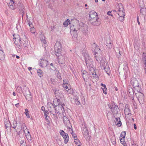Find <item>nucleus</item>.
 Segmentation results:
<instances>
[{
    "mask_svg": "<svg viewBox=\"0 0 146 146\" xmlns=\"http://www.w3.org/2000/svg\"><path fill=\"white\" fill-rule=\"evenodd\" d=\"M89 21L93 25L98 26L100 24L99 19L98 17L97 13L94 11H91L89 13Z\"/></svg>",
    "mask_w": 146,
    "mask_h": 146,
    "instance_id": "f257e3e1",
    "label": "nucleus"
},
{
    "mask_svg": "<svg viewBox=\"0 0 146 146\" xmlns=\"http://www.w3.org/2000/svg\"><path fill=\"white\" fill-rule=\"evenodd\" d=\"M70 29L73 31H77L79 29L80 25L78 21L76 19H73L71 21Z\"/></svg>",
    "mask_w": 146,
    "mask_h": 146,
    "instance_id": "f03ea898",
    "label": "nucleus"
},
{
    "mask_svg": "<svg viewBox=\"0 0 146 146\" xmlns=\"http://www.w3.org/2000/svg\"><path fill=\"white\" fill-rule=\"evenodd\" d=\"M62 46L59 42H57L54 45L55 54L57 57L58 59L62 56L61 54Z\"/></svg>",
    "mask_w": 146,
    "mask_h": 146,
    "instance_id": "7ed1b4c3",
    "label": "nucleus"
},
{
    "mask_svg": "<svg viewBox=\"0 0 146 146\" xmlns=\"http://www.w3.org/2000/svg\"><path fill=\"white\" fill-rule=\"evenodd\" d=\"M15 36V35H13V41L15 44L17 45L18 44V43L17 40H18L19 41L20 43L21 44H22V43L23 44L24 48H25L26 49L29 46L28 42L27 41V39L26 38L25 36V38H24L25 40H23V41L22 39L21 40L20 38H19V39L17 38H16Z\"/></svg>",
    "mask_w": 146,
    "mask_h": 146,
    "instance_id": "20e7f679",
    "label": "nucleus"
},
{
    "mask_svg": "<svg viewBox=\"0 0 146 146\" xmlns=\"http://www.w3.org/2000/svg\"><path fill=\"white\" fill-rule=\"evenodd\" d=\"M85 57V59L86 66L90 68H92V62L93 60L92 58L90 57L89 55L87 54H84Z\"/></svg>",
    "mask_w": 146,
    "mask_h": 146,
    "instance_id": "39448f33",
    "label": "nucleus"
},
{
    "mask_svg": "<svg viewBox=\"0 0 146 146\" xmlns=\"http://www.w3.org/2000/svg\"><path fill=\"white\" fill-rule=\"evenodd\" d=\"M139 91L135 93L136 97L137 98L139 103L141 104H143L144 102V96L143 94Z\"/></svg>",
    "mask_w": 146,
    "mask_h": 146,
    "instance_id": "423d86ee",
    "label": "nucleus"
},
{
    "mask_svg": "<svg viewBox=\"0 0 146 146\" xmlns=\"http://www.w3.org/2000/svg\"><path fill=\"white\" fill-rule=\"evenodd\" d=\"M24 90H25V92L23 94L25 96L26 99L28 100H31L32 98V96L29 88L25 86L24 87Z\"/></svg>",
    "mask_w": 146,
    "mask_h": 146,
    "instance_id": "0eeeda50",
    "label": "nucleus"
},
{
    "mask_svg": "<svg viewBox=\"0 0 146 146\" xmlns=\"http://www.w3.org/2000/svg\"><path fill=\"white\" fill-rule=\"evenodd\" d=\"M54 105L52 103L50 102H48L47 104V108L49 111L53 115H55V108Z\"/></svg>",
    "mask_w": 146,
    "mask_h": 146,
    "instance_id": "6e6552de",
    "label": "nucleus"
},
{
    "mask_svg": "<svg viewBox=\"0 0 146 146\" xmlns=\"http://www.w3.org/2000/svg\"><path fill=\"white\" fill-rule=\"evenodd\" d=\"M64 104H61V105L56 106L55 113V114L56 113L60 114L61 112L62 113H63V112H64V110H62V109H64Z\"/></svg>",
    "mask_w": 146,
    "mask_h": 146,
    "instance_id": "1a4fd4ad",
    "label": "nucleus"
},
{
    "mask_svg": "<svg viewBox=\"0 0 146 146\" xmlns=\"http://www.w3.org/2000/svg\"><path fill=\"white\" fill-rule=\"evenodd\" d=\"M60 134L62 136L64 139V143L66 144L69 140V137L67 133H65L63 130H60Z\"/></svg>",
    "mask_w": 146,
    "mask_h": 146,
    "instance_id": "9d476101",
    "label": "nucleus"
},
{
    "mask_svg": "<svg viewBox=\"0 0 146 146\" xmlns=\"http://www.w3.org/2000/svg\"><path fill=\"white\" fill-rule=\"evenodd\" d=\"M63 121L64 123L68 129H71V128H72V126L69 119H68L67 116L64 115H63Z\"/></svg>",
    "mask_w": 146,
    "mask_h": 146,
    "instance_id": "9b49d317",
    "label": "nucleus"
},
{
    "mask_svg": "<svg viewBox=\"0 0 146 146\" xmlns=\"http://www.w3.org/2000/svg\"><path fill=\"white\" fill-rule=\"evenodd\" d=\"M98 52H96L94 54V56L97 61L99 62L102 61V54L101 50H99Z\"/></svg>",
    "mask_w": 146,
    "mask_h": 146,
    "instance_id": "f8f14e48",
    "label": "nucleus"
},
{
    "mask_svg": "<svg viewBox=\"0 0 146 146\" xmlns=\"http://www.w3.org/2000/svg\"><path fill=\"white\" fill-rule=\"evenodd\" d=\"M126 133L125 131L122 132L120 135V140L121 143L124 146H127V144L126 143V142L124 140V138L125 136L126 135Z\"/></svg>",
    "mask_w": 146,
    "mask_h": 146,
    "instance_id": "ddd939ff",
    "label": "nucleus"
},
{
    "mask_svg": "<svg viewBox=\"0 0 146 146\" xmlns=\"http://www.w3.org/2000/svg\"><path fill=\"white\" fill-rule=\"evenodd\" d=\"M112 106H110L111 111L113 114H117L118 113L119 109L117 106L115 105L114 104H111Z\"/></svg>",
    "mask_w": 146,
    "mask_h": 146,
    "instance_id": "4468645a",
    "label": "nucleus"
},
{
    "mask_svg": "<svg viewBox=\"0 0 146 146\" xmlns=\"http://www.w3.org/2000/svg\"><path fill=\"white\" fill-rule=\"evenodd\" d=\"M22 123H19L16 126H13V128L15 129L16 132H17L18 134H19L21 131L22 129Z\"/></svg>",
    "mask_w": 146,
    "mask_h": 146,
    "instance_id": "2eb2a0df",
    "label": "nucleus"
},
{
    "mask_svg": "<svg viewBox=\"0 0 146 146\" xmlns=\"http://www.w3.org/2000/svg\"><path fill=\"white\" fill-rule=\"evenodd\" d=\"M89 74L90 76L92 78H96L98 76L96 73L94 69L93 68H90Z\"/></svg>",
    "mask_w": 146,
    "mask_h": 146,
    "instance_id": "dca6fc26",
    "label": "nucleus"
},
{
    "mask_svg": "<svg viewBox=\"0 0 146 146\" xmlns=\"http://www.w3.org/2000/svg\"><path fill=\"white\" fill-rule=\"evenodd\" d=\"M89 74L90 76L92 78H96L98 76L96 73L94 69L93 68H90Z\"/></svg>",
    "mask_w": 146,
    "mask_h": 146,
    "instance_id": "f3484780",
    "label": "nucleus"
},
{
    "mask_svg": "<svg viewBox=\"0 0 146 146\" xmlns=\"http://www.w3.org/2000/svg\"><path fill=\"white\" fill-rule=\"evenodd\" d=\"M92 50L94 51L95 53L96 52H99V50H101L99 48V46L95 43H94L92 45Z\"/></svg>",
    "mask_w": 146,
    "mask_h": 146,
    "instance_id": "a211bd4d",
    "label": "nucleus"
},
{
    "mask_svg": "<svg viewBox=\"0 0 146 146\" xmlns=\"http://www.w3.org/2000/svg\"><path fill=\"white\" fill-rule=\"evenodd\" d=\"M48 61L46 60H42L39 63V65L41 67H46L48 64Z\"/></svg>",
    "mask_w": 146,
    "mask_h": 146,
    "instance_id": "6ab92c4d",
    "label": "nucleus"
},
{
    "mask_svg": "<svg viewBox=\"0 0 146 146\" xmlns=\"http://www.w3.org/2000/svg\"><path fill=\"white\" fill-rule=\"evenodd\" d=\"M106 45L109 48H112L113 47L112 41L110 39L107 40L106 42Z\"/></svg>",
    "mask_w": 146,
    "mask_h": 146,
    "instance_id": "aec40b11",
    "label": "nucleus"
},
{
    "mask_svg": "<svg viewBox=\"0 0 146 146\" xmlns=\"http://www.w3.org/2000/svg\"><path fill=\"white\" fill-rule=\"evenodd\" d=\"M128 94L129 97H132L134 95L133 89L130 87L128 88Z\"/></svg>",
    "mask_w": 146,
    "mask_h": 146,
    "instance_id": "412c9836",
    "label": "nucleus"
},
{
    "mask_svg": "<svg viewBox=\"0 0 146 146\" xmlns=\"http://www.w3.org/2000/svg\"><path fill=\"white\" fill-rule=\"evenodd\" d=\"M16 8L14 0H10V8L12 10L15 9Z\"/></svg>",
    "mask_w": 146,
    "mask_h": 146,
    "instance_id": "4be33fe9",
    "label": "nucleus"
},
{
    "mask_svg": "<svg viewBox=\"0 0 146 146\" xmlns=\"http://www.w3.org/2000/svg\"><path fill=\"white\" fill-rule=\"evenodd\" d=\"M53 102L54 105L55 106H56L58 105H61V104H62L60 100L58 98L54 99Z\"/></svg>",
    "mask_w": 146,
    "mask_h": 146,
    "instance_id": "5701e85b",
    "label": "nucleus"
},
{
    "mask_svg": "<svg viewBox=\"0 0 146 146\" xmlns=\"http://www.w3.org/2000/svg\"><path fill=\"white\" fill-rule=\"evenodd\" d=\"M115 124L118 127H120L121 126L122 123L119 117H117L115 119Z\"/></svg>",
    "mask_w": 146,
    "mask_h": 146,
    "instance_id": "b1692460",
    "label": "nucleus"
},
{
    "mask_svg": "<svg viewBox=\"0 0 146 146\" xmlns=\"http://www.w3.org/2000/svg\"><path fill=\"white\" fill-rule=\"evenodd\" d=\"M22 127H23V130L25 134H26L27 133V132L28 133H29V131L27 129V127L26 125L24 123H22Z\"/></svg>",
    "mask_w": 146,
    "mask_h": 146,
    "instance_id": "393cba45",
    "label": "nucleus"
},
{
    "mask_svg": "<svg viewBox=\"0 0 146 146\" xmlns=\"http://www.w3.org/2000/svg\"><path fill=\"white\" fill-rule=\"evenodd\" d=\"M131 83L133 86L134 87H139V85L138 81L135 79L133 81H131Z\"/></svg>",
    "mask_w": 146,
    "mask_h": 146,
    "instance_id": "a878e982",
    "label": "nucleus"
},
{
    "mask_svg": "<svg viewBox=\"0 0 146 146\" xmlns=\"http://www.w3.org/2000/svg\"><path fill=\"white\" fill-rule=\"evenodd\" d=\"M82 132L84 137L88 136L89 135V133L88 129L86 127L82 129Z\"/></svg>",
    "mask_w": 146,
    "mask_h": 146,
    "instance_id": "bb28decb",
    "label": "nucleus"
},
{
    "mask_svg": "<svg viewBox=\"0 0 146 146\" xmlns=\"http://www.w3.org/2000/svg\"><path fill=\"white\" fill-rule=\"evenodd\" d=\"M101 62L100 65L102 68H103L104 69H105V68L107 66H108L107 65V62L104 61V60H102Z\"/></svg>",
    "mask_w": 146,
    "mask_h": 146,
    "instance_id": "cd10ccee",
    "label": "nucleus"
},
{
    "mask_svg": "<svg viewBox=\"0 0 146 146\" xmlns=\"http://www.w3.org/2000/svg\"><path fill=\"white\" fill-rule=\"evenodd\" d=\"M9 120L8 119V120H7V119H5L4 121L5 125V127L6 129L7 130V128L9 126Z\"/></svg>",
    "mask_w": 146,
    "mask_h": 146,
    "instance_id": "c85d7f7f",
    "label": "nucleus"
},
{
    "mask_svg": "<svg viewBox=\"0 0 146 146\" xmlns=\"http://www.w3.org/2000/svg\"><path fill=\"white\" fill-rule=\"evenodd\" d=\"M17 90L19 93H23V94L25 92V90H23L22 89L21 87H18L17 88Z\"/></svg>",
    "mask_w": 146,
    "mask_h": 146,
    "instance_id": "c756f323",
    "label": "nucleus"
},
{
    "mask_svg": "<svg viewBox=\"0 0 146 146\" xmlns=\"http://www.w3.org/2000/svg\"><path fill=\"white\" fill-rule=\"evenodd\" d=\"M118 7H119V12L124 11V9L123 8L122 4L119 3L118 5Z\"/></svg>",
    "mask_w": 146,
    "mask_h": 146,
    "instance_id": "7c9ffc66",
    "label": "nucleus"
},
{
    "mask_svg": "<svg viewBox=\"0 0 146 146\" xmlns=\"http://www.w3.org/2000/svg\"><path fill=\"white\" fill-rule=\"evenodd\" d=\"M124 112L125 115H129L131 114L130 110L128 108H125V109Z\"/></svg>",
    "mask_w": 146,
    "mask_h": 146,
    "instance_id": "2f4dec72",
    "label": "nucleus"
},
{
    "mask_svg": "<svg viewBox=\"0 0 146 146\" xmlns=\"http://www.w3.org/2000/svg\"><path fill=\"white\" fill-rule=\"evenodd\" d=\"M146 9L142 8L140 10V14H141L142 15H145L146 14Z\"/></svg>",
    "mask_w": 146,
    "mask_h": 146,
    "instance_id": "473e14b6",
    "label": "nucleus"
},
{
    "mask_svg": "<svg viewBox=\"0 0 146 146\" xmlns=\"http://www.w3.org/2000/svg\"><path fill=\"white\" fill-rule=\"evenodd\" d=\"M37 72L38 75L40 77L43 76V72L41 70L38 69V70H37Z\"/></svg>",
    "mask_w": 146,
    "mask_h": 146,
    "instance_id": "72a5a7b5",
    "label": "nucleus"
},
{
    "mask_svg": "<svg viewBox=\"0 0 146 146\" xmlns=\"http://www.w3.org/2000/svg\"><path fill=\"white\" fill-rule=\"evenodd\" d=\"M54 93L56 96L57 97H60L62 95V94H60L58 90L55 91Z\"/></svg>",
    "mask_w": 146,
    "mask_h": 146,
    "instance_id": "f704fd0d",
    "label": "nucleus"
},
{
    "mask_svg": "<svg viewBox=\"0 0 146 146\" xmlns=\"http://www.w3.org/2000/svg\"><path fill=\"white\" fill-rule=\"evenodd\" d=\"M74 142L78 146H80L81 145V143L80 141L78 139H74Z\"/></svg>",
    "mask_w": 146,
    "mask_h": 146,
    "instance_id": "c9c22d12",
    "label": "nucleus"
},
{
    "mask_svg": "<svg viewBox=\"0 0 146 146\" xmlns=\"http://www.w3.org/2000/svg\"><path fill=\"white\" fill-rule=\"evenodd\" d=\"M70 20L68 19H67L64 22L63 25L65 27H67L68 25V23L70 24Z\"/></svg>",
    "mask_w": 146,
    "mask_h": 146,
    "instance_id": "e433bc0d",
    "label": "nucleus"
},
{
    "mask_svg": "<svg viewBox=\"0 0 146 146\" xmlns=\"http://www.w3.org/2000/svg\"><path fill=\"white\" fill-rule=\"evenodd\" d=\"M0 58L1 59H3L4 58V54L3 51L2 50L0 51Z\"/></svg>",
    "mask_w": 146,
    "mask_h": 146,
    "instance_id": "4c0bfd02",
    "label": "nucleus"
},
{
    "mask_svg": "<svg viewBox=\"0 0 146 146\" xmlns=\"http://www.w3.org/2000/svg\"><path fill=\"white\" fill-rule=\"evenodd\" d=\"M71 130V131H72V132L71 133V134L73 137V138H74V139H75L76 138H77L76 135V134H75L74 132L72 131V128H71V129H70Z\"/></svg>",
    "mask_w": 146,
    "mask_h": 146,
    "instance_id": "58836bf2",
    "label": "nucleus"
},
{
    "mask_svg": "<svg viewBox=\"0 0 146 146\" xmlns=\"http://www.w3.org/2000/svg\"><path fill=\"white\" fill-rule=\"evenodd\" d=\"M25 114L26 115V116L28 118H29L30 117L29 113H28L29 111L28 109L27 108L25 109Z\"/></svg>",
    "mask_w": 146,
    "mask_h": 146,
    "instance_id": "ea45409f",
    "label": "nucleus"
},
{
    "mask_svg": "<svg viewBox=\"0 0 146 146\" xmlns=\"http://www.w3.org/2000/svg\"><path fill=\"white\" fill-rule=\"evenodd\" d=\"M117 14L119 16H125V12L124 11H120L118 12Z\"/></svg>",
    "mask_w": 146,
    "mask_h": 146,
    "instance_id": "a19ab883",
    "label": "nucleus"
},
{
    "mask_svg": "<svg viewBox=\"0 0 146 146\" xmlns=\"http://www.w3.org/2000/svg\"><path fill=\"white\" fill-rule=\"evenodd\" d=\"M111 141L113 145H115L116 143L115 141V137H114L113 138L111 139Z\"/></svg>",
    "mask_w": 146,
    "mask_h": 146,
    "instance_id": "79ce46f5",
    "label": "nucleus"
},
{
    "mask_svg": "<svg viewBox=\"0 0 146 146\" xmlns=\"http://www.w3.org/2000/svg\"><path fill=\"white\" fill-rule=\"evenodd\" d=\"M28 134H27L26 135V136L28 140H31L32 139L31 137L30 134V133H28Z\"/></svg>",
    "mask_w": 146,
    "mask_h": 146,
    "instance_id": "37998d69",
    "label": "nucleus"
},
{
    "mask_svg": "<svg viewBox=\"0 0 146 146\" xmlns=\"http://www.w3.org/2000/svg\"><path fill=\"white\" fill-rule=\"evenodd\" d=\"M124 16H119L118 20L121 21H123L124 20Z\"/></svg>",
    "mask_w": 146,
    "mask_h": 146,
    "instance_id": "c03bdc74",
    "label": "nucleus"
},
{
    "mask_svg": "<svg viewBox=\"0 0 146 146\" xmlns=\"http://www.w3.org/2000/svg\"><path fill=\"white\" fill-rule=\"evenodd\" d=\"M44 36H42L41 38L40 37V39L41 41L44 44H45L46 43V41L44 39Z\"/></svg>",
    "mask_w": 146,
    "mask_h": 146,
    "instance_id": "a18cd8bd",
    "label": "nucleus"
},
{
    "mask_svg": "<svg viewBox=\"0 0 146 146\" xmlns=\"http://www.w3.org/2000/svg\"><path fill=\"white\" fill-rule=\"evenodd\" d=\"M30 31L32 33H34L35 32V29L33 26V27H30Z\"/></svg>",
    "mask_w": 146,
    "mask_h": 146,
    "instance_id": "49530a36",
    "label": "nucleus"
},
{
    "mask_svg": "<svg viewBox=\"0 0 146 146\" xmlns=\"http://www.w3.org/2000/svg\"><path fill=\"white\" fill-rule=\"evenodd\" d=\"M63 86L66 90H67V89L68 88L69 84H63Z\"/></svg>",
    "mask_w": 146,
    "mask_h": 146,
    "instance_id": "de8ad7c7",
    "label": "nucleus"
},
{
    "mask_svg": "<svg viewBox=\"0 0 146 146\" xmlns=\"http://www.w3.org/2000/svg\"><path fill=\"white\" fill-rule=\"evenodd\" d=\"M104 70L106 72V73L108 74V72H109L110 71V69L109 66H107L105 68V69Z\"/></svg>",
    "mask_w": 146,
    "mask_h": 146,
    "instance_id": "09e8293b",
    "label": "nucleus"
},
{
    "mask_svg": "<svg viewBox=\"0 0 146 146\" xmlns=\"http://www.w3.org/2000/svg\"><path fill=\"white\" fill-rule=\"evenodd\" d=\"M70 94H72L73 93V91L71 88H68L67 89V90H66Z\"/></svg>",
    "mask_w": 146,
    "mask_h": 146,
    "instance_id": "8fccbe9b",
    "label": "nucleus"
},
{
    "mask_svg": "<svg viewBox=\"0 0 146 146\" xmlns=\"http://www.w3.org/2000/svg\"><path fill=\"white\" fill-rule=\"evenodd\" d=\"M44 116L45 117V118L46 119H47V114H48V112L47 111H45L44 112Z\"/></svg>",
    "mask_w": 146,
    "mask_h": 146,
    "instance_id": "3c124183",
    "label": "nucleus"
},
{
    "mask_svg": "<svg viewBox=\"0 0 146 146\" xmlns=\"http://www.w3.org/2000/svg\"><path fill=\"white\" fill-rule=\"evenodd\" d=\"M67 80L66 79H64L63 80V84H68L67 83Z\"/></svg>",
    "mask_w": 146,
    "mask_h": 146,
    "instance_id": "603ef678",
    "label": "nucleus"
},
{
    "mask_svg": "<svg viewBox=\"0 0 146 146\" xmlns=\"http://www.w3.org/2000/svg\"><path fill=\"white\" fill-rule=\"evenodd\" d=\"M121 52L120 51H119L118 54H117V57L119 58H120L121 56Z\"/></svg>",
    "mask_w": 146,
    "mask_h": 146,
    "instance_id": "864d4df0",
    "label": "nucleus"
},
{
    "mask_svg": "<svg viewBox=\"0 0 146 146\" xmlns=\"http://www.w3.org/2000/svg\"><path fill=\"white\" fill-rule=\"evenodd\" d=\"M28 24L30 27H33V25L30 21L28 22Z\"/></svg>",
    "mask_w": 146,
    "mask_h": 146,
    "instance_id": "5fc2aeb1",
    "label": "nucleus"
},
{
    "mask_svg": "<svg viewBox=\"0 0 146 146\" xmlns=\"http://www.w3.org/2000/svg\"><path fill=\"white\" fill-rule=\"evenodd\" d=\"M82 77L84 80V75L86 73V72L84 71H82Z\"/></svg>",
    "mask_w": 146,
    "mask_h": 146,
    "instance_id": "6e6d98bb",
    "label": "nucleus"
},
{
    "mask_svg": "<svg viewBox=\"0 0 146 146\" xmlns=\"http://www.w3.org/2000/svg\"><path fill=\"white\" fill-rule=\"evenodd\" d=\"M143 56H144V59L145 60V61H146V54L143 53Z\"/></svg>",
    "mask_w": 146,
    "mask_h": 146,
    "instance_id": "4d7b16f0",
    "label": "nucleus"
},
{
    "mask_svg": "<svg viewBox=\"0 0 146 146\" xmlns=\"http://www.w3.org/2000/svg\"><path fill=\"white\" fill-rule=\"evenodd\" d=\"M111 11H109L107 13V15H111V16H113V15H111L110 14V13H111Z\"/></svg>",
    "mask_w": 146,
    "mask_h": 146,
    "instance_id": "13d9d810",
    "label": "nucleus"
},
{
    "mask_svg": "<svg viewBox=\"0 0 146 146\" xmlns=\"http://www.w3.org/2000/svg\"><path fill=\"white\" fill-rule=\"evenodd\" d=\"M11 127L13 128V126H16V125H17V123L16 122H15V123H13V125H11Z\"/></svg>",
    "mask_w": 146,
    "mask_h": 146,
    "instance_id": "bf43d9fd",
    "label": "nucleus"
},
{
    "mask_svg": "<svg viewBox=\"0 0 146 146\" xmlns=\"http://www.w3.org/2000/svg\"><path fill=\"white\" fill-rule=\"evenodd\" d=\"M102 90H103V93H104L105 94H107V92H105V91L106 90H104V88H102Z\"/></svg>",
    "mask_w": 146,
    "mask_h": 146,
    "instance_id": "052dcab7",
    "label": "nucleus"
},
{
    "mask_svg": "<svg viewBox=\"0 0 146 146\" xmlns=\"http://www.w3.org/2000/svg\"><path fill=\"white\" fill-rule=\"evenodd\" d=\"M76 102H77L76 103V104L77 105H78L80 104V102L76 101Z\"/></svg>",
    "mask_w": 146,
    "mask_h": 146,
    "instance_id": "680f3d73",
    "label": "nucleus"
},
{
    "mask_svg": "<svg viewBox=\"0 0 146 146\" xmlns=\"http://www.w3.org/2000/svg\"><path fill=\"white\" fill-rule=\"evenodd\" d=\"M15 105L16 106L17 108L19 107V103L17 104H15Z\"/></svg>",
    "mask_w": 146,
    "mask_h": 146,
    "instance_id": "e2e57ef3",
    "label": "nucleus"
},
{
    "mask_svg": "<svg viewBox=\"0 0 146 146\" xmlns=\"http://www.w3.org/2000/svg\"><path fill=\"white\" fill-rule=\"evenodd\" d=\"M134 129H137V126H136V125L135 124H134Z\"/></svg>",
    "mask_w": 146,
    "mask_h": 146,
    "instance_id": "0e129e2a",
    "label": "nucleus"
},
{
    "mask_svg": "<svg viewBox=\"0 0 146 146\" xmlns=\"http://www.w3.org/2000/svg\"><path fill=\"white\" fill-rule=\"evenodd\" d=\"M45 108L44 106H42L41 107V110H42L44 111L45 110Z\"/></svg>",
    "mask_w": 146,
    "mask_h": 146,
    "instance_id": "69168bd1",
    "label": "nucleus"
},
{
    "mask_svg": "<svg viewBox=\"0 0 146 146\" xmlns=\"http://www.w3.org/2000/svg\"><path fill=\"white\" fill-rule=\"evenodd\" d=\"M13 94L14 96H15L16 95V93L15 92H13Z\"/></svg>",
    "mask_w": 146,
    "mask_h": 146,
    "instance_id": "338daca9",
    "label": "nucleus"
},
{
    "mask_svg": "<svg viewBox=\"0 0 146 146\" xmlns=\"http://www.w3.org/2000/svg\"><path fill=\"white\" fill-rule=\"evenodd\" d=\"M32 69V68L31 67H29L28 68V69L29 70H31Z\"/></svg>",
    "mask_w": 146,
    "mask_h": 146,
    "instance_id": "774afa93",
    "label": "nucleus"
}]
</instances>
